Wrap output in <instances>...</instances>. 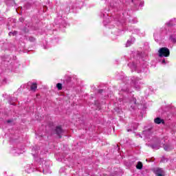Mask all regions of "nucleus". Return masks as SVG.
I'll return each mask as SVG.
<instances>
[{"instance_id": "obj_1", "label": "nucleus", "mask_w": 176, "mask_h": 176, "mask_svg": "<svg viewBox=\"0 0 176 176\" xmlns=\"http://www.w3.org/2000/svg\"><path fill=\"white\" fill-rule=\"evenodd\" d=\"M159 57H168L170 56V50L167 47H162L158 50Z\"/></svg>"}, {"instance_id": "obj_2", "label": "nucleus", "mask_w": 176, "mask_h": 176, "mask_svg": "<svg viewBox=\"0 0 176 176\" xmlns=\"http://www.w3.org/2000/svg\"><path fill=\"white\" fill-rule=\"evenodd\" d=\"M155 173L157 176H164V170L162 168L155 169Z\"/></svg>"}, {"instance_id": "obj_3", "label": "nucleus", "mask_w": 176, "mask_h": 176, "mask_svg": "<svg viewBox=\"0 0 176 176\" xmlns=\"http://www.w3.org/2000/svg\"><path fill=\"white\" fill-rule=\"evenodd\" d=\"M56 133L57 135H58L59 138H61V134L64 133V131H63V129H61V126H57L56 129Z\"/></svg>"}, {"instance_id": "obj_4", "label": "nucleus", "mask_w": 176, "mask_h": 176, "mask_svg": "<svg viewBox=\"0 0 176 176\" xmlns=\"http://www.w3.org/2000/svg\"><path fill=\"white\" fill-rule=\"evenodd\" d=\"M36 89H38V85H37L36 82L32 83L30 87V90H32V91H35L36 90Z\"/></svg>"}, {"instance_id": "obj_5", "label": "nucleus", "mask_w": 176, "mask_h": 176, "mask_svg": "<svg viewBox=\"0 0 176 176\" xmlns=\"http://www.w3.org/2000/svg\"><path fill=\"white\" fill-rule=\"evenodd\" d=\"M164 151H171V149H173V146L170 144H164Z\"/></svg>"}, {"instance_id": "obj_6", "label": "nucleus", "mask_w": 176, "mask_h": 176, "mask_svg": "<svg viewBox=\"0 0 176 176\" xmlns=\"http://www.w3.org/2000/svg\"><path fill=\"white\" fill-rule=\"evenodd\" d=\"M155 123H156L157 124H160V123H164V120H162L160 118H157L155 119Z\"/></svg>"}, {"instance_id": "obj_7", "label": "nucleus", "mask_w": 176, "mask_h": 176, "mask_svg": "<svg viewBox=\"0 0 176 176\" xmlns=\"http://www.w3.org/2000/svg\"><path fill=\"white\" fill-rule=\"evenodd\" d=\"M136 168H138V170H142V162H138L136 165Z\"/></svg>"}, {"instance_id": "obj_8", "label": "nucleus", "mask_w": 176, "mask_h": 176, "mask_svg": "<svg viewBox=\"0 0 176 176\" xmlns=\"http://www.w3.org/2000/svg\"><path fill=\"white\" fill-rule=\"evenodd\" d=\"M56 87L58 90H63V84L62 83L56 84Z\"/></svg>"}, {"instance_id": "obj_9", "label": "nucleus", "mask_w": 176, "mask_h": 176, "mask_svg": "<svg viewBox=\"0 0 176 176\" xmlns=\"http://www.w3.org/2000/svg\"><path fill=\"white\" fill-rule=\"evenodd\" d=\"M12 35H17V32L14 31V32H10L9 36H12Z\"/></svg>"}, {"instance_id": "obj_10", "label": "nucleus", "mask_w": 176, "mask_h": 176, "mask_svg": "<svg viewBox=\"0 0 176 176\" xmlns=\"http://www.w3.org/2000/svg\"><path fill=\"white\" fill-rule=\"evenodd\" d=\"M129 46H131V42L130 41H128L126 43V47H129Z\"/></svg>"}, {"instance_id": "obj_11", "label": "nucleus", "mask_w": 176, "mask_h": 176, "mask_svg": "<svg viewBox=\"0 0 176 176\" xmlns=\"http://www.w3.org/2000/svg\"><path fill=\"white\" fill-rule=\"evenodd\" d=\"M152 148L153 149H159L160 146L159 145H153Z\"/></svg>"}, {"instance_id": "obj_12", "label": "nucleus", "mask_w": 176, "mask_h": 176, "mask_svg": "<svg viewBox=\"0 0 176 176\" xmlns=\"http://www.w3.org/2000/svg\"><path fill=\"white\" fill-rule=\"evenodd\" d=\"M29 41H30V42H35V38H34V37H30V38H29Z\"/></svg>"}, {"instance_id": "obj_13", "label": "nucleus", "mask_w": 176, "mask_h": 176, "mask_svg": "<svg viewBox=\"0 0 176 176\" xmlns=\"http://www.w3.org/2000/svg\"><path fill=\"white\" fill-rule=\"evenodd\" d=\"M162 64H166V60L165 59L162 60Z\"/></svg>"}, {"instance_id": "obj_14", "label": "nucleus", "mask_w": 176, "mask_h": 176, "mask_svg": "<svg viewBox=\"0 0 176 176\" xmlns=\"http://www.w3.org/2000/svg\"><path fill=\"white\" fill-rule=\"evenodd\" d=\"M20 21H21L23 23V21H24V19L23 18H21L20 19Z\"/></svg>"}, {"instance_id": "obj_15", "label": "nucleus", "mask_w": 176, "mask_h": 176, "mask_svg": "<svg viewBox=\"0 0 176 176\" xmlns=\"http://www.w3.org/2000/svg\"><path fill=\"white\" fill-rule=\"evenodd\" d=\"M11 122H12L11 120H8L7 121V123H10Z\"/></svg>"}, {"instance_id": "obj_16", "label": "nucleus", "mask_w": 176, "mask_h": 176, "mask_svg": "<svg viewBox=\"0 0 176 176\" xmlns=\"http://www.w3.org/2000/svg\"><path fill=\"white\" fill-rule=\"evenodd\" d=\"M99 93H102V89L99 90Z\"/></svg>"}, {"instance_id": "obj_17", "label": "nucleus", "mask_w": 176, "mask_h": 176, "mask_svg": "<svg viewBox=\"0 0 176 176\" xmlns=\"http://www.w3.org/2000/svg\"><path fill=\"white\" fill-rule=\"evenodd\" d=\"M173 42H175V39H173Z\"/></svg>"}, {"instance_id": "obj_18", "label": "nucleus", "mask_w": 176, "mask_h": 176, "mask_svg": "<svg viewBox=\"0 0 176 176\" xmlns=\"http://www.w3.org/2000/svg\"><path fill=\"white\" fill-rule=\"evenodd\" d=\"M44 8H46V6H44Z\"/></svg>"}]
</instances>
